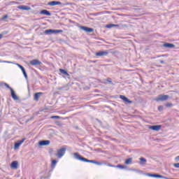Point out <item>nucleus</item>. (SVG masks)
Listing matches in <instances>:
<instances>
[{"mask_svg":"<svg viewBox=\"0 0 179 179\" xmlns=\"http://www.w3.org/2000/svg\"><path fill=\"white\" fill-rule=\"evenodd\" d=\"M74 157L77 159V160H80L81 162H85V163H92L93 164H95L96 161L94 160H90L87 159L83 157H82L80 155H79V153L78 152H75L73 154Z\"/></svg>","mask_w":179,"mask_h":179,"instance_id":"obj_1","label":"nucleus"},{"mask_svg":"<svg viewBox=\"0 0 179 179\" xmlns=\"http://www.w3.org/2000/svg\"><path fill=\"white\" fill-rule=\"evenodd\" d=\"M59 33H64L62 29H48L45 31V34H58Z\"/></svg>","mask_w":179,"mask_h":179,"instance_id":"obj_2","label":"nucleus"},{"mask_svg":"<svg viewBox=\"0 0 179 179\" xmlns=\"http://www.w3.org/2000/svg\"><path fill=\"white\" fill-rule=\"evenodd\" d=\"M65 152H66V148H62L57 150V153L56 154V156L59 159H61V157H62L65 155Z\"/></svg>","mask_w":179,"mask_h":179,"instance_id":"obj_3","label":"nucleus"},{"mask_svg":"<svg viewBox=\"0 0 179 179\" xmlns=\"http://www.w3.org/2000/svg\"><path fill=\"white\" fill-rule=\"evenodd\" d=\"M169 95L160 94L157 98V101H166V100H169Z\"/></svg>","mask_w":179,"mask_h":179,"instance_id":"obj_4","label":"nucleus"},{"mask_svg":"<svg viewBox=\"0 0 179 179\" xmlns=\"http://www.w3.org/2000/svg\"><path fill=\"white\" fill-rule=\"evenodd\" d=\"M80 29L85 31V33H93V31H94V29L87 27L80 26Z\"/></svg>","mask_w":179,"mask_h":179,"instance_id":"obj_5","label":"nucleus"},{"mask_svg":"<svg viewBox=\"0 0 179 179\" xmlns=\"http://www.w3.org/2000/svg\"><path fill=\"white\" fill-rule=\"evenodd\" d=\"M95 55L96 57H106V55H108V51L106 50V51H99L97 52Z\"/></svg>","mask_w":179,"mask_h":179,"instance_id":"obj_6","label":"nucleus"},{"mask_svg":"<svg viewBox=\"0 0 179 179\" xmlns=\"http://www.w3.org/2000/svg\"><path fill=\"white\" fill-rule=\"evenodd\" d=\"M30 64L32 65V66H37V65H43V63L38 59H33L30 61Z\"/></svg>","mask_w":179,"mask_h":179,"instance_id":"obj_7","label":"nucleus"},{"mask_svg":"<svg viewBox=\"0 0 179 179\" xmlns=\"http://www.w3.org/2000/svg\"><path fill=\"white\" fill-rule=\"evenodd\" d=\"M43 94H44V93H43V92L35 93L34 95V100L35 101H38V100L40 99V97H41V96H43Z\"/></svg>","mask_w":179,"mask_h":179,"instance_id":"obj_8","label":"nucleus"},{"mask_svg":"<svg viewBox=\"0 0 179 179\" xmlns=\"http://www.w3.org/2000/svg\"><path fill=\"white\" fill-rule=\"evenodd\" d=\"M57 5H62V3L61 1H50L48 3V6H57Z\"/></svg>","mask_w":179,"mask_h":179,"instance_id":"obj_9","label":"nucleus"},{"mask_svg":"<svg viewBox=\"0 0 179 179\" xmlns=\"http://www.w3.org/2000/svg\"><path fill=\"white\" fill-rule=\"evenodd\" d=\"M18 9H20L21 10H31V8L29 6H17Z\"/></svg>","mask_w":179,"mask_h":179,"instance_id":"obj_10","label":"nucleus"},{"mask_svg":"<svg viewBox=\"0 0 179 179\" xmlns=\"http://www.w3.org/2000/svg\"><path fill=\"white\" fill-rule=\"evenodd\" d=\"M39 146H47L48 145H50V143H51V142L48 140H43V141H39Z\"/></svg>","mask_w":179,"mask_h":179,"instance_id":"obj_11","label":"nucleus"},{"mask_svg":"<svg viewBox=\"0 0 179 179\" xmlns=\"http://www.w3.org/2000/svg\"><path fill=\"white\" fill-rule=\"evenodd\" d=\"M24 141H26V138H22L21 141H17V143H15L14 145V148L16 149H19V148L20 147V145H22V143H23V142H24Z\"/></svg>","mask_w":179,"mask_h":179,"instance_id":"obj_12","label":"nucleus"},{"mask_svg":"<svg viewBox=\"0 0 179 179\" xmlns=\"http://www.w3.org/2000/svg\"><path fill=\"white\" fill-rule=\"evenodd\" d=\"M10 92H11L12 99H13V100H15V101L19 100V96H17V95H16V93H15V91L13 90V89L10 88Z\"/></svg>","mask_w":179,"mask_h":179,"instance_id":"obj_13","label":"nucleus"},{"mask_svg":"<svg viewBox=\"0 0 179 179\" xmlns=\"http://www.w3.org/2000/svg\"><path fill=\"white\" fill-rule=\"evenodd\" d=\"M149 129H152V131H160L162 129V125L150 126Z\"/></svg>","mask_w":179,"mask_h":179,"instance_id":"obj_14","label":"nucleus"},{"mask_svg":"<svg viewBox=\"0 0 179 179\" xmlns=\"http://www.w3.org/2000/svg\"><path fill=\"white\" fill-rule=\"evenodd\" d=\"M39 13L40 15H45V16H51V13L48 10H42Z\"/></svg>","mask_w":179,"mask_h":179,"instance_id":"obj_15","label":"nucleus"},{"mask_svg":"<svg viewBox=\"0 0 179 179\" xmlns=\"http://www.w3.org/2000/svg\"><path fill=\"white\" fill-rule=\"evenodd\" d=\"M120 97L122 100H123V101H125V103H132L131 101H129V99H128V98H127V96L124 95H120Z\"/></svg>","mask_w":179,"mask_h":179,"instance_id":"obj_16","label":"nucleus"},{"mask_svg":"<svg viewBox=\"0 0 179 179\" xmlns=\"http://www.w3.org/2000/svg\"><path fill=\"white\" fill-rule=\"evenodd\" d=\"M11 169H14V170L17 169V161H13L11 163Z\"/></svg>","mask_w":179,"mask_h":179,"instance_id":"obj_17","label":"nucleus"},{"mask_svg":"<svg viewBox=\"0 0 179 179\" xmlns=\"http://www.w3.org/2000/svg\"><path fill=\"white\" fill-rule=\"evenodd\" d=\"M120 25L114 24H108L106 25V29H113V27H119Z\"/></svg>","mask_w":179,"mask_h":179,"instance_id":"obj_18","label":"nucleus"},{"mask_svg":"<svg viewBox=\"0 0 179 179\" xmlns=\"http://www.w3.org/2000/svg\"><path fill=\"white\" fill-rule=\"evenodd\" d=\"M164 47L166 48H174L175 45L173 43H165L164 44Z\"/></svg>","mask_w":179,"mask_h":179,"instance_id":"obj_19","label":"nucleus"},{"mask_svg":"<svg viewBox=\"0 0 179 179\" xmlns=\"http://www.w3.org/2000/svg\"><path fill=\"white\" fill-rule=\"evenodd\" d=\"M139 160H140V164L141 165V166H143V164H146V163H147V160H146V159H145V158H143V157H141L140 159H139Z\"/></svg>","mask_w":179,"mask_h":179,"instance_id":"obj_20","label":"nucleus"},{"mask_svg":"<svg viewBox=\"0 0 179 179\" xmlns=\"http://www.w3.org/2000/svg\"><path fill=\"white\" fill-rule=\"evenodd\" d=\"M59 72H61V73H62L63 75H65L66 76H69V73H68L67 71H65L62 69H59Z\"/></svg>","mask_w":179,"mask_h":179,"instance_id":"obj_21","label":"nucleus"},{"mask_svg":"<svg viewBox=\"0 0 179 179\" xmlns=\"http://www.w3.org/2000/svg\"><path fill=\"white\" fill-rule=\"evenodd\" d=\"M124 163L126 164H132V158H129L125 160Z\"/></svg>","mask_w":179,"mask_h":179,"instance_id":"obj_22","label":"nucleus"},{"mask_svg":"<svg viewBox=\"0 0 179 179\" xmlns=\"http://www.w3.org/2000/svg\"><path fill=\"white\" fill-rule=\"evenodd\" d=\"M22 73H23V75H24L25 79L27 80V78H28V77H27V73H26V70L24 69V68L22 69Z\"/></svg>","mask_w":179,"mask_h":179,"instance_id":"obj_23","label":"nucleus"},{"mask_svg":"<svg viewBox=\"0 0 179 179\" xmlns=\"http://www.w3.org/2000/svg\"><path fill=\"white\" fill-rule=\"evenodd\" d=\"M164 178V179H169V178H166L165 176H163L162 175H156V178Z\"/></svg>","mask_w":179,"mask_h":179,"instance_id":"obj_24","label":"nucleus"},{"mask_svg":"<svg viewBox=\"0 0 179 179\" xmlns=\"http://www.w3.org/2000/svg\"><path fill=\"white\" fill-rule=\"evenodd\" d=\"M57 165V160H52V168L54 169L55 166Z\"/></svg>","mask_w":179,"mask_h":179,"instance_id":"obj_25","label":"nucleus"},{"mask_svg":"<svg viewBox=\"0 0 179 179\" xmlns=\"http://www.w3.org/2000/svg\"><path fill=\"white\" fill-rule=\"evenodd\" d=\"M8 15H5L1 18H0V20H5V19H8Z\"/></svg>","mask_w":179,"mask_h":179,"instance_id":"obj_26","label":"nucleus"},{"mask_svg":"<svg viewBox=\"0 0 179 179\" xmlns=\"http://www.w3.org/2000/svg\"><path fill=\"white\" fill-rule=\"evenodd\" d=\"M166 107H173V103H166Z\"/></svg>","mask_w":179,"mask_h":179,"instance_id":"obj_27","label":"nucleus"},{"mask_svg":"<svg viewBox=\"0 0 179 179\" xmlns=\"http://www.w3.org/2000/svg\"><path fill=\"white\" fill-rule=\"evenodd\" d=\"M173 167L176 169H179V163L173 164Z\"/></svg>","mask_w":179,"mask_h":179,"instance_id":"obj_28","label":"nucleus"},{"mask_svg":"<svg viewBox=\"0 0 179 179\" xmlns=\"http://www.w3.org/2000/svg\"><path fill=\"white\" fill-rule=\"evenodd\" d=\"M18 68H20V69L23 70L24 69V67H23L22 65L19 64H17Z\"/></svg>","mask_w":179,"mask_h":179,"instance_id":"obj_29","label":"nucleus"},{"mask_svg":"<svg viewBox=\"0 0 179 179\" xmlns=\"http://www.w3.org/2000/svg\"><path fill=\"white\" fill-rule=\"evenodd\" d=\"M163 108H164L163 106H159L158 107V110H159V111H162V110H163Z\"/></svg>","mask_w":179,"mask_h":179,"instance_id":"obj_30","label":"nucleus"},{"mask_svg":"<svg viewBox=\"0 0 179 179\" xmlns=\"http://www.w3.org/2000/svg\"><path fill=\"white\" fill-rule=\"evenodd\" d=\"M117 167L119 169H125V166H124V165H117Z\"/></svg>","mask_w":179,"mask_h":179,"instance_id":"obj_31","label":"nucleus"},{"mask_svg":"<svg viewBox=\"0 0 179 179\" xmlns=\"http://www.w3.org/2000/svg\"><path fill=\"white\" fill-rule=\"evenodd\" d=\"M148 176L149 177H154L155 178H156L157 174H149Z\"/></svg>","mask_w":179,"mask_h":179,"instance_id":"obj_32","label":"nucleus"},{"mask_svg":"<svg viewBox=\"0 0 179 179\" xmlns=\"http://www.w3.org/2000/svg\"><path fill=\"white\" fill-rule=\"evenodd\" d=\"M4 85H5L6 87H7L8 89H10H10H12V87H10L9 86V85H8V84H6V83H5Z\"/></svg>","mask_w":179,"mask_h":179,"instance_id":"obj_33","label":"nucleus"},{"mask_svg":"<svg viewBox=\"0 0 179 179\" xmlns=\"http://www.w3.org/2000/svg\"><path fill=\"white\" fill-rule=\"evenodd\" d=\"M95 164H97V166H101V162H99L95 161Z\"/></svg>","mask_w":179,"mask_h":179,"instance_id":"obj_34","label":"nucleus"},{"mask_svg":"<svg viewBox=\"0 0 179 179\" xmlns=\"http://www.w3.org/2000/svg\"><path fill=\"white\" fill-rule=\"evenodd\" d=\"M51 118H56L57 120H58V118H59V116H52Z\"/></svg>","mask_w":179,"mask_h":179,"instance_id":"obj_35","label":"nucleus"},{"mask_svg":"<svg viewBox=\"0 0 179 179\" xmlns=\"http://www.w3.org/2000/svg\"><path fill=\"white\" fill-rule=\"evenodd\" d=\"M176 162H179V155L175 158Z\"/></svg>","mask_w":179,"mask_h":179,"instance_id":"obj_36","label":"nucleus"},{"mask_svg":"<svg viewBox=\"0 0 179 179\" xmlns=\"http://www.w3.org/2000/svg\"><path fill=\"white\" fill-rule=\"evenodd\" d=\"M2 37H3V34H0V40L2 38Z\"/></svg>","mask_w":179,"mask_h":179,"instance_id":"obj_37","label":"nucleus"},{"mask_svg":"<svg viewBox=\"0 0 179 179\" xmlns=\"http://www.w3.org/2000/svg\"><path fill=\"white\" fill-rule=\"evenodd\" d=\"M31 120H33V117H31L29 120H27V122H29V121H31Z\"/></svg>","mask_w":179,"mask_h":179,"instance_id":"obj_38","label":"nucleus"},{"mask_svg":"<svg viewBox=\"0 0 179 179\" xmlns=\"http://www.w3.org/2000/svg\"><path fill=\"white\" fill-rule=\"evenodd\" d=\"M160 64H164V61L161 60V61H160Z\"/></svg>","mask_w":179,"mask_h":179,"instance_id":"obj_39","label":"nucleus"},{"mask_svg":"<svg viewBox=\"0 0 179 179\" xmlns=\"http://www.w3.org/2000/svg\"><path fill=\"white\" fill-rule=\"evenodd\" d=\"M7 64H12L10 62H6Z\"/></svg>","mask_w":179,"mask_h":179,"instance_id":"obj_40","label":"nucleus"},{"mask_svg":"<svg viewBox=\"0 0 179 179\" xmlns=\"http://www.w3.org/2000/svg\"><path fill=\"white\" fill-rule=\"evenodd\" d=\"M109 83H113V82L112 81H109Z\"/></svg>","mask_w":179,"mask_h":179,"instance_id":"obj_41","label":"nucleus"}]
</instances>
